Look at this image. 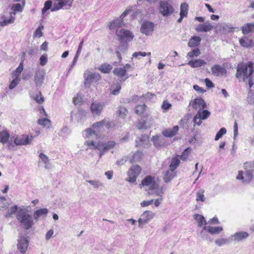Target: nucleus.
I'll list each match as a JSON object with an SVG mask.
<instances>
[{
	"instance_id": "51",
	"label": "nucleus",
	"mask_w": 254,
	"mask_h": 254,
	"mask_svg": "<svg viewBox=\"0 0 254 254\" xmlns=\"http://www.w3.org/2000/svg\"><path fill=\"white\" fill-rule=\"evenodd\" d=\"M128 111L127 109L124 107H120L117 111L118 115L122 118H124L127 115Z\"/></svg>"
},
{
	"instance_id": "25",
	"label": "nucleus",
	"mask_w": 254,
	"mask_h": 254,
	"mask_svg": "<svg viewBox=\"0 0 254 254\" xmlns=\"http://www.w3.org/2000/svg\"><path fill=\"white\" fill-rule=\"evenodd\" d=\"M188 64L193 68L199 67L206 64V62L201 59H197L189 61Z\"/></svg>"
},
{
	"instance_id": "7",
	"label": "nucleus",
	"mask_w": 254,
	"mask_h": 254,
	"mask_svg": "<svg viewBox=\"0 0 254 254\" xmlns=\"http://www.w3.org/2000/svg\"><path fill=\"white\" fill-rule=\"evenodd\" d=\"M154 216L155 214L151 211H144L138 220V227L142 228L143 225L148 223Z\"/></svg>"
},
{
	"instance_id": "40",
	"label": "nucleus",
	"mask_w": 254,
	"mask_h": 254,
	"mask_svg": "<svg viewBox=\"0 0 254 254\" xmlns=\"http://www.w3.org/2000/svg\"><path fill=\"white\" fill-rule=\"evenodd\" d=\"M205 228L207 229L208 233H209L211 234H219L223 230V228L219 226L212 227L207 226Z\"/></svg>"
},
{
	"instance_id": "30",
	"label": "nucleus",
	"mask_w": 254,
	"mask_h": 254,
	"mask_svg": "<svg viewBox=\"0 0 254 254\" xmlns=\"http://www.w3.org/2000/svg\"><path fill=\"white\" fill-rule=\"evenodd\" d=\"M176 176V172L169 169L166 171L163 177L164 181L167 183L170 182Z\"/></svg>"
},
{
	"instance_id": "6",
	"label": "nucleus",
	"mask_w": 254,
	"mask_h": 254,
	"mask_svg": "<svg viewBox=\"0 0 254 254\" xmlns=\"http://www.w3.org/2000/svg\"><path fill=\"white\" fill-rule=\"evenodd\" d=\"M159 10L164 16H170L174 11L173 7L166 1H161L159 2Z\"/></svg>"
},
{
	"instance_id": "14",
	"label": "nucleus",
	"mask_w": 254,
	"mask_h": 254,
	"mask_svg": "<svg viewBox=\"0 0 254 254\" xmlns=\"http://www.w3.org/2000/svg\"><path fill=\"white\" fill-rule=\"evenodd\" d=\"M39 160L38 161V165L40 166L42 165H44L45 169L49 170L52 169V164L50 163L49 157L43 153H40L39 155Z\"/></svg>"
},
{
	"instance_id": "20",
	"label": "nucleus",
	"mask_w": 254,
	"mask_h": 254,
	"mask_svg": "<svg viewBox=\"0 0 254 254\" xmlns=\"http://www.w3.org/2000/svg\"><path fill=\"white\" fill-rule=\"evenodd\" d=\"M212 73L215 76L222 75L226 73V69L219 64H214L211 67Z\"/></svg>"
},
{
	"instance_id": "56",
	"label": "nucleus",
	"mask_w": 254,
	"mask_h": 254,
	"mask_svg": "<svg viewBox=\"0 0 254 254\" xmlns=\"http://www.w3.org/2000/svg\"><path fill=\"white\" fill-rule=\"evenodd\" d=\"M206 226H204L200 233V237L204 240H208L209 239V237L207 234V229L205 228Z\"/></svg>"
},
{
	"instance_id": "12",
	"label": "nucleus",
	"mask_w": 254,
	"mask_h": 254,
	"mask_svg": "<svg viewBox=\"0 0 254 254\" xmlns=\"http://www.w3.org/2000/svg\"><path fill=\"white\" fill-rule=\"evenodd\" d=\"M48 213V209L46 208L37 209L33 213V218L36 222L45 219L47 216Z\"/></svg>"
},
{
	"instance_id": "38",
	"label": "nucleus",
	"mask_w": 254,
	"mask_h": 254,
	"mask_svg": "<svg viewBox=\"0 0 254 254\" xmlns=\"http://www.w3.org/2000/svg\"><path fill=\"white\" fill-rule=\"evenodd\" d=\"M10 137V134L8 131L3 130L0 131V142L3 144H5L8 142Z\"/></svg>"
},
{
	"instance_id": "37",
	"label": "nucleus",
	"mask_w": 254,
	"mask_h": 254,
	"mask_svg": "<svg viewBox=\"0 0 254 254\" xmlns=\"http://www.w3.org/2000/svg\"><path fill=\"white\" fill-rule=\"evenodd\" d=\"M194 219L197 221L198 223V226L199 227H201L204 225L206 226L207 222L204 217L200 214H195L194 215Z\"/></svg>"
},
{
	"instance_id": "54",
	"label": "nucleus",
	"mask_w": 254,
	"mask_h": 254,
	"mask_svg": "<svg viewBox=\"0 0 254 254\" xmlns=\"http://www.w3.org/2000/svg\"><path fill=\"white\" fill-rule=\"evenodd\" d=\"M13 79L11 81L9 85V88L12 90L15 88L16 86L19 83L20 78L19 77H13Z\"/></svg>"
},
{
	"instance_id": "15",
	"label": "nucleus",
	"mask_w": 254,
	"mask_h": 254,
	"mask_svg": "<svg viewBox=\"0 0 254 254\" xmlns=\"http://www.w3.org/2000/svg\"><path fill=\"white\" fill-rule=\"evenodd\" d=\"M104 103L98 102H93L90 106L92 114L95 115H100L104 107Z\"/></svg>"
},
{
	"instance_id": "58",
	"label": "nucleus",
	"mask_w": 254,
	"mask_h": 254,
	"mask_svg": "<svg viewBox=\"0 0 254 254\" xmlns=\"http://www.w3.org/2000/svg\"><path fill=\"white\" fill-rule=\"evenodd\" d=\"M108 123V121H107L106 119H104L103 120L98 122L92 125V127L94 129H98L104 126L106 124Z\"/></svg>"
},
{
	"instance_id": "39",
	"label": "nucleus",
	"mask_w": 254,
	"mask_h": 254,
	"mask_svg": "<svg viewBox=\"0 0 254 254\" xmlns=\"http://www.w3.org/2000/svg\"><path fill=\"white\" fill-rule=\"evenodd\" d=\"M148 108L145 104L138 105L135 107L134 112L138 115H142L147 110Z\"/></svg>"
},
{
	"instance_id": "4",
	"label": "nucleus",
	"mask_w": 254,
	"mask_h": 254,
	"mask_svg": "<svg viewBox=\"0 0 254 254\" xmlns=\"http://www.w3.org/2000/svg\"><path fill=\"white\" fill-rule=\"evenodd\" d=\"M16 218L20 226L25 229H29L34 224V219L26 209L19 208L16 214Z\"/></svg>"
},
{
	"instance_id": "60",
	"label": "nucleus",
	"mask_w": 254,
	"mask_h": 254,
	"mask_svg": "<svg viewBox=\"0 0 254 254\" xmlns=\"http://www.w3.org/2000/svg\"><path fill=\"white\" fill-rule=\"evenodd\" d=\"M200 54V52L199 49L197 48L193 50L192 51L189 52L187 54V57L192 58L194 57H197Z\"/></svg>"
},
{
	"instance_id": "63",
	"label": "nucleus",
	"mask_w": 254,
	"mask_h": 254,
	"mask_svg": "<svg viewBox=\"0 0 254 254\" xmlns=\"http://www.w3.org/2000/svg\"><path fill=\"white\" fill-rule=\"evenodd\" d=\"M226 129L224 127L221 128L216 134L215 140L217 141L222 137V136L226 133Z\"/></svg>"
},
{
	"instance_id": "31",
	"label": "nucleus",
	"mask_w": 254,
	"mask_h": 254,
	"mask_svg": "<svg viewBox=\"0 0 254 254\" xmlns=\"http://www.w3.org/2000/svg\"><path fill=\"white\" fill-rule=\"evenodd\" d=\"M124 25L123 20L120 18L116 19L110 22L109 28L110 30H115L117 27H121Z\"/></svg>"
},
{
	"instance_id": "45",
	"label": "nucleus",
	"mask_w": 254,
	"mask_h": 254,
	"mask_svg": "<svg viewBox=\"0 0 254 254\" xmlns=\"http://www.w3.org/2000/svg\"><path fill=\"white\" fill-rule=\"evenodd\" d=\"M15 20V16L13 14L10 13L9 19H4L3 21L0 22L1 26H4L9 24L13 23Z\"/></svg>"
},
{
	"instance_id": "21",
	"label": "nucleus",
	"mask_w": 254,
	"mask_h": 254,
	"mask_svg": "<svg viewBox=\"0 0 254 254\" xmlns=\"http://www.w3.org/2000/svg\"><path fill=\"white\" fill-rule=\"evenodd\" d=\"M214 25L208 22H205L204 24H200L196 28L195 30L197 32H207L211 31Z\"/></svg>"
},
{
	"instance_id": "42",
	"label": "nucleus",
	"mask_w": 254,
	"mask_h": 254,
	"mask_svg": "<svg viewBox=\"0 0 254 254\" xmlns=\"http://www.w3.org/2000/svg\"><path fill=\"white\" fill-rule=\"evenodd\" d=\"M151 141L153 142V145L156 148H159L162 145V142L160 136L158 135L153 136L151 138Z\"/></svg>"
},
{
	"instance_id": "46",
	"label": "nucleus",
	"mask_w": 254,
	"mask_h": 254,
	"mask_svg": "<svg viewBox=\"0 0 254 254\" xmlns=\"http://www.w3.org/2000/svg\"><path fill=\"white\" fill-rule=\"evenodd\" d=\"M86 182L92 185L93 188L95 189L103 187V184L99 180H87Z\"/></svg>"
},
{
	"instance_id": "35",
	"label": "nucleus",
	"mask_w": 254,
	"mask_h": 254,
	"mask_svg": "<svg viewBox=\"0 0 254 254\" xmlns=\"http://www.w3.org/2000/svg\"><path fill=\"white\" fill-rule=\"evenodd\" d=\"M240 44L245 48H248L252 46L253 41L247 37H243L239 39Z\"/></svg>"
},
{
	"instance_id": "41",
	"label": "nucleus",
	"mask_w": 254,
	"mask_h": 254,
	"mask_svg": "<svg viewBox=\"0 0 254 254\" xmlns=\"http://www.w3.org/2000/svg\"><path fill=\"white\" fill-rule=\"evenodd\" d=\"M18 210L19 208H18L17 206L16 205L10 207L7 209L5 214V217L7 218L11 217L16 212H18Z\"/></svg>"
},
{
	"instance_id": "23",
	"label": "nucleus",
	"mask_w": 254,
	"mask_h": 254,
	"mask_svg": "<svg viewBox=\"0 0 254 254\" xmlns=\"http://www.w3.org/2000/svg\"><path fill=\"white\" fill-rule=\"evenodd\" d=\"M149 121L148 123H147V121H139L137 124L136 126V127L138 129H146L147 128L150 127L152 124L153 123V119L151 117H148L147 119V120Z\"/></svg>"
},
{
	"instance_id": "61",
	"label": "nucleus",
	"mask_w": 254,
	"mask_h": 254,
	"mask_svg": "<svg viewBox=\"0 0 254 254\" xmlns=\"http://www.w3.org/2000/svg\"><path fill=\"white\" fill-rule=\"evenodd\" d=\"M204 191L202 190H199L196 193V201H201L204 202L205 201V197L203 194Z\"/></svg>"
},
{
	"instance_id": "62",
	"label": "nucleus",
	"mask_w": 254,
	"mask_h": 254,
	"mask_svg": "<svg viewBox=\"0 0 254 254\" xmlns=\"http://www.w3.org/2000/svg\"><path fill=\"white\" fill-rule=\"evenodd\" d=\"M229 242V240L227 239L220 238L217 239L215 241V243L218 246H222L223 245L228 244Z\"/></svg>"
},
{
	"instance_id": "9",
	"label": "nucleus",
	"mask_w": 254,
	"mask_h": 254,
	"mask_svg": "<svg viewBox=\"0 0 254 254\" xmlns=\"http://www.w3.org/2000/svg\"><path fill=\"white\" fill-rule=\"evenodd\" d=\"M154 24L153 23L145 21L142 24L140 27L141 32L146 35H150L154 31Z\"/></svg>"
},
{
	"instance_id": "48",
	"label": "nucleus",
	"mask_w": 254,
	"mask_h": 254,
	"mask_svg": "<svg viewBox=\"0 0 254 254\" xmlns=\"http://www.w3.org/2000/svg\"><path fill=\"white\" fill-rule=\"evenodd\" d=\"M181 10L180 14H182L183 16H187L188 15L189 5L186 2H184L181 5Z\"/></svg>"
},
{
	"instance_id": "13",
	"label": "nucleus",
	"mask_w": 254,
	"mask_h": 254,
	"mask_svg": "<svg viewBox=\"0 0 254 254\" xmlns=\"http://www.w3.org/2000/svg\"><path fill=\"white\" fill-rule=\"evenodd\" d=\"M85 79V84L90 83L91 82L97 81L100 79V74L96 72H91L89 71H86L84 74Z\"/></svg>"
},
{
	"instance_id": "8",
	"label": "nucleus",
	"mask_w": 254,
	"mask_h": 254,
	"mask_svg": "<svg viewBox=\"0 0 254 254\" xmlns=\"http://www.w3.org/2000/svg\"><path fill=\"white\" fill-rule=\"evenodd\" d=\"M141 170V168L138 165L132 166L128 171V179L127 180L130 183L135 182Z\"/></svg>"
},
{
	"instance_id": "17",
	"label": "nucleus",
	"mask_w": 254,
	"mask_h": 254,
	"mask_svg": "<svg viewBox=\"0 0 254 254\" xmlns=\"http://www.w3.org/2000/svg\"><path fill=\"white\" fill-rule=\"evenodd\" d=\"M115 145L116 143L114 141H109L105 143L101 142V149L99 154L100 157H101L105 152L109 151L110 149L114 148Z\"/></svg>"
},
{
	"instance_id": "50",
	"label": "nucleus",
	"mask_w": 254,
	"mask_h": 254,
	"mask_svg": "<svg viewBox=\"0 0 254 254\" xmlns=\"http://www.w3.org/2000/svg\"><path fill=\"white\" fill-rule=\"evenodd\" d=\"M244 168L245 170L253 171L254 170V160L246 162L244 164Z\"/></svg>"
},
{
	"instance_id": "57",
	"label": "nucleus",
	"mask_w": 254,
	"mask_h": 254,
	"mask_svg": "<svg viewBox=\"0 0 254 254\" xmlns=\"http://www.w3.org/2000/svg\"><path fill=\"white\" fill-rule=\"evenodd\" d=\"M9 206V203L6 201L5 197H0V209L3 208H8Z\"/></svg>"
},
{
	"instance_id": "32",
	"label": "nucleus",
	"mask_w": 254,
	"mask_h": 254,
	"mask_svg": "<svg viewBox=\"0 0 254 254\" xmlns=\"http://www.w3.org/2000/svg\"><path fill=\"white\" fill-rule=\"evenodd\" d=\"M180 164V155H177L171 159L169 169L175 171Z\"/></svg>"
},
{
	"instance_id": "2",
	"label": "nucleus",
	"mask_w": 254,
	"mask_h": 254,
	"mask_svg": "<svg viewBox=\"0 0 254 254\" xmlns=\"http://www.w3.org/2000/svg\"><path fill=\"white\" fill-rule=\"evenodd\" d=\"M253 72V63L248 62L247 64L241 63L237 66L236 77L248 82L250 88L254 86V78L252 74Z\"/></svg>"
},
{
	"instance_id": "44",
	"label": "nucleus",
	"mask_w": 254,
	"mask_h": 254,
	"mask_svg": "<svg viewBox=\"0 0 254 254\" xmlns=\"http://www.w3.org/2000/svg\"><path fill=\"white\" fill-rule=\"evenodd\" d=\"M112 69V65L107 64H101L99 68V70L104 73H109Z\"/></svg>"
},
{
	"instance_id": "24",
	"label": "nucleus",
	"mask_w": 254,
	"mask_h": 254,
	"mask_svg": "<svg viewBox=\"0 0 254 254\" xmlns=\"http://www.w3.org/2000/svg\"><path fill=\"white\" fill-rule=\"evenodd\" d=\"M249 234L246 232H239L231 235V238L234 241H240L247 238Z\"/></svg>"
},
{
	"instance_id": "53",
	"label": "nucleus",
	"mask_w": 254,
	"mask_h": 254,
	"mask_svg": "<svg viewBox=\"0 0 254 254\" xmlns=\"http://www.w3.org/2000/svg\"><path fill=\"white\" fill-rule=\"evenodd\" d=\"M92 136H97V134L95 131L91 128H88L85 130L84 133V136L85 138H90Z\"/></svg>"
},
{
	"instance_id": "10",
	"label": "nucleus",
	"mask_w": 254,
	"mask_h": 254,
	"mask_svg": "<svg viewBox=\"0 0 254 254\" xmlns=\"http://www.w3.org/2000/svg\"><path fill=\"white\" fill-rule=\"evenodd\" d=\"M253 171L246 170L245 176H244L243 172L242 171H239L238 176H237V180H241L244 184H249L253 179Z\"/></svg>"
},
{
	"instance_id": "5",
	"label": "nucleus",
	"mask_w": 254,
	"mask_h": 254,
	"mask_svg": "<svg viewBox=\"0 0 254 254\" xmlns=\"http://www.w3.org/2000/svg\"><path fill=\"white\" fill-rule=\"evenodd\" d=\"M116 33L121 42L130 41L134 37V35L131 32L123 28L117 30Z\"/></svg>"
},
{
	"instance_id": "27",
	"label": "nucleus",
	"mask_w": 254,
	"mask_h": 254,
	"mask_svg": "<svg viewBox=\"0 0 254 254\" xmlns=\"http://www.w3.org/2000/svg\"><path fill=\"white\" fill-rule=\"evenodd\" d=\"M241 29L242 33L245 35L253 33L254 32V23H246L242 27Z\"/></svg>"
},
{
	"instance_id": "43",
	"label": "nucleus",
	"mask_w": 254,
	"mask_h": 254,
	"mask_svg": "<svg viewBox=\"0 0 254 254\" xmlns=\"http://www.w3.org/2000/svg\"><path fill=\"white\" fill-rule=\"evenodd\" d=\"M143 156V153L142 152L140 151H137L131 157V158L130 159V162L131 163H133L134 162H136L139 161L142 158Z\"/></svg>"
},
{
	"instance_id": "47",
	"label": "nucleus",
	"mask_w": 254,
	"mask_h": 254,
	"mask_svg": "<svg viewBox=\"0 0 254 254\" xmlns=\"http://www.w3.org/2000/svg\"><path fill=\"white\" fill-rule=\"evenodd\" d=\"M23 69V63L21 62L19 64V65L16 69L12 72V77H19V75L21 73Z\"/></svg>"
},
{
	"instance_id": "26",
	"label": "nucleus",
	"mask_w": 254,
	"mask_h": 254,
	"mask_svg": "<svg viewBox=\"0 0 254 254\" xmlns=\"http://www.w3.org/2000/svg\"><path fill=\"white\" fill-rule=\"evenodd\" d=\"M25 4V0H22V3L21 4L16 3L13 4L11 8V11L10 13L13 14L15 16L16 12H21L23 10Z\"/></svg>"
},
{
	"instance_id": "19",
	"label": "nucleus",
	"mask_w": 254,
	"mask_h": 254,
	"mask_svg": "<svg viewBox=\"0 0 254 254\" xmlns=\"http://www.w3.org/2000/svg\"><path fill=\"white\" fill-rule=\"evenodd\" d=\"M33 139V136L29 137L28 136L22 137H16L14 140V143L16 145H27L30 144Z\"/></svg>"
},
{
	"instance_id": "36",
	"label": "nucleus",
	"mask_w": 254,
	"mask_h": 254,
	"mask_svg": "<svg viewBox=\"0 0 254 254\" xmlns=\"http://www.w3.org/2000/svg\"><path fill=\"white\" fill-rule=\"evenodd\" d=\"M201 40V39L200 37L193 36L190 39L188 46L191 48L197 47L200 44Z\"/></svg>"
},
{
	"instance_id": "55",
	"label": "nucleus",
	"mask_w": 254,
	"mask_h": 254,
	"mask_svg": "<svg viewBox=\"0 0 254 254\" xmlns=\"http://www.w3.org/2000/svg\"><path fill=\"white\" fill-rule=\"evenodd\" d=\"M191 149L190 147L186 148L182 153L181 155H180V159L183 161H187L190 153Z\"/></svg>"
},
{
	"instance_id": "52",
	"label": "nucleus",
	"mask_w": 254,
	"mask_h": 254,
	"mask_svg": "<svg viewBox=\"0 0 254 254\" xmlns=\"http://www.w3.org/2000/svg\"><path fill=\"white\" fill-rule=\"evenodd\" d=\"M38 123L44 127H49L51 126L50 120L46 118L38 120Z\"/></svg>"
},
{
	"instance_id": "34",
	"label": "nucleus",
	"mask_w": 254,
	"mask_h": 254,
	"mask_svg": "<svg viewBox=\"0 0 254 254\" xmlns=\"http://www.w3.org/2000/svg\"><path fill=\"white\" fill-rule=\"evenodd\" d=\"M84 144L91 149H98L100 152L101 142H95L94 141H86Z\"/></svg>"
},
{
	"instance_id": "1",
	"label": "nucleus",
	"mask_w": 254,
	"mask_h": 254,
	"mask_svg": "<svg viewBox=\"0 0 254 254\" xmlns=\"http://www.w3.org/2000/svg\"><path fill=\"white\" fill-rule=\"evenodd\" d=\"M192 109L197 111L196 114L193 117L192 121L194 126H200L202 124V120L207 119L210 115V112L207 110V105L204 100L201 98H196L191 100L189 104Z\"/></svg>"
},
{
	"instance_id": "29",
	"label": "nucleus",
	"mask_w": 254,
	"mask_h": 254,
	"mask_svg": "<svg viewBox=\"0 0 254 254\" xmlns=\"http://www.w3.org/2000/svg\"><path fill=\"white\" fill-rule=\"evenodd\" d=\"M179 130V127L176 126L171 129H166L162 132V134L166 137H172L176 134Z\"/></svg>"
},
{
	"instance_id": "33",
	"label": "nucleus",
	"mask_w": 254,
	"mask_h": 254,
	"mask_svg": "<svg viewBox=\"0 0 254 254\" xmlns=\"http://www.w3.org/2000/svg\"><path fill=\"white\" fill-rule=\"evenodd\" d=\"M57 2H55L51 8L52 11H55L58 10L63 7L67 5L68 1H61L56 0Z\"/></svg>"
},
{
	"instance_id": "11",
	"label": "nucleus",
	"mask_w": 254,
	"mask_h": 254,
	"mask_svg": "<svg viewBox=\"0 0 254 254\" xmlns=\"http://www.w3.org/2000/svg\"><path fill=\"white\" fill-rule=\"evenodd\" d=\"M29 246V241L25 237H22L18 239L17 247L21 254H25Z\"/></svg>"
},
{
	"instance_id": "64",
	"label": "nucleus",
	"mask_w": 254,
	"mask_h": 254,
	"mask_svg": "<svg viewBox=\"0 0 254 254\" xmlns=\"http://www.w3.org/2000/svg\"><path fill=\"white\" fill-rule=\"evenodd\" d=\"M247 101L249 104L254 105V91L253 92L252 90L249 92Z\"/></svg>"
},
{
	"instance_id": "28",
	"label": "nucleus",
	"mask_w": 254,
	"mask_h": 254,
	"mask_svg": "<svg viewBox=\"0 0 254 254\" xmlns=\"http://www.w3.org/2000/svg\"><path fill=\"white\" fill-rule=\"evenodd\" d=\"M136 146H143L144 147V145L147 144L148 142V137L146 135H142L140 137H138L136 140Z\"/></svg>"
},
{
	"instance_id": "49",
	"label": "nucleus",
	"mask_w": 254,
	"mask_h": 254,
	"mask_svg": "<svg viewBox=\"0 0 254 254\" xmlns=\"http://www.w3.org/2000/svg\"><path fill=\"white\" fill-rule=\"evenodd\" d=\"M121 89V86L120 84H114L111 87V93L114 95H118Z\"/></svg>"
},
{
	"instance_id": "22",
	"label": "nucleus",
	"mask_w": 254,
	"mask_h": 254,
	"mask_svg": "<svg viewBox=\"0 0 254 254\" xmlns=\"http://www.w3.org/2000/svg\"><path fill=\"white\" fill-rule=\"evenodd\" d=\"M113 73L120 78V81L123 82L125 81L127 78L126 76V69L123 67H117L113 70Z\"/></svg>"
},
{
	"instance_id": "59",
	"label": "nucleus",
	"mask_w": 254,
	"mask_h": 254,
	"mask_svg": "<svg viewBox=\"0 0 254 254\" xmlns=\"http://www.w3.org/2000/svg\"><path fill=\"white\" fill-rule=\"evenodd\" d=\"M44 28V26L42 24H40L39 26L36 29L35 32L34 33V37H41L43 36L42 29Z\"/></svg>"
},
{
	"instance_id": "18",
	"label": "nucleus",
	"mask_w": 254,
	"mask_h": 254,
	"mask_svg": "<svg viewBox=\"0 0 254 254\" xmlns=\"http://www.w3.org/2000/svg\"><path fill=\"white\" fill-rule=\"evenodd\" d=\"M234 28L229 23H223L218 24L216 27V32H230L233 31Z\"/></svg>"
},
{
	"instance_id": "16",
	"label": "nucleus",
	"mask_w": 254,
	"mask_h": 254,
	"mask_svg": "<svg viewBox=\"0 0 254 254\" xmlns=\"http://www.w3.org/2000/svg\"><path fill=\"white\" fill-rule=\"evenodd\" d=\"M45 72L43 70H38L36 71L34 81L37 86H41L45 79Z\"/></svg>"
},
{
	"instance_id": "3",
	"label": "nucleus",
	"mask_w": 254,
	"mask_h": 254,
	"mask_svg": "<svg viewBox=\"0 0 254 254\" xmlns=\"http://www.w3.org/2000/svg\"><path fill=\"white\" fill-rule=\"evenodd\" d=\"M140 188H144L145 190H148V193L154 196H160L164 192L163 187L159 186L155 181V178L150 176H146L141 181Z\"/></svg>"
}]
</instances>
